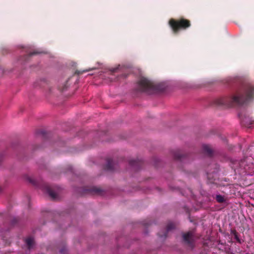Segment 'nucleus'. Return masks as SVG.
Wrapping results in <instances>:
<instances>
[{
  "label": "nucleus",
  "mask_w": 254,
  "mask_h": 254,
  "mask_svg": "<svg viewBox=\"0 0 254 254\" xmlns=\"http://www.w3.org/2000/svg\"><path fill=\"white\" fill-rule=\"evenodd\" d=\"M169 24L174 32H177L180 29H185L190 25L189 20L183 18L177 20L171 19L169 21Z\"/></svg>",
  "instance_id": "1"
},
{
  "label": "nucleus",
  "mask_w": 254,
  "mask_h": 254,
  "mask_svg": "<svg viewBox=\"0 0 254 254\" xmlns=\"http://www.w3.org/2000/svg\"><path fill=\"white\" fill-rule=\"evenodd\" d=\"M139 85L143 91H146L152 88V85L145 78H142L139 82Z\"/></svg>",
  "instance_id": "2"
},
{
  "label": "nucleus",
  "mask_w": 254,
  "mask_h": 254,
  "mask_svg": "<svg viewBox=\"0 0 254 254\" xmlns=\"http://www.w3.org/2000/svg\"><path fill=\"white\" fill-rule=\"evenodd\" d=\"M192 234L191 232L187 233L183 235L184 240L188 243L190 242V241L192 239Z\"/></svg>",
  "instance_id": "3"
},
{
  "label": "nucleus",
  "mask_w": 254,
  "mask_h": 254,
  "mask_svg": "<svg viewBox=\"0 0 254 254\" xmlns=\"http://www.w3.org/2000/svg\"><path fill=\"white\" fill-rule=\"evenodd\" d=\"M26 243L28 246L29 247V248H30L31 247H32L33 244H34V240L32 238H29L26 240Z\"/></svg>",
  "instance_id": "4"
},
{
  "label": "nucleus",
  "mask_w": 254,
  "mask_h": 254,
  "mask_svg": "<svg viewBox=\"0 0 254 254\" xmlns=\"http://www.w3.org/2000/svg\"><path fill=\"white\" fill-rule=\"evenodd\" d=\"M216 200L219 202H222L224 201L223 197L220 195H217Z\"/></svg>",
  "instance_id": "5"
},
{
  "label": "nucleus",
  "mask_w": 254,
  "mask_h": 254,
  "mask_svg": "<svg viewBox=\"0 0 254 254\" xmlns=\"http://www.w3.org/2000/svg\"><path fill=\"white\" fill-rule=\"evenodd\" d=\"M233 101L236 103L239 102V97L238 96H234L233 98Z\"/></svg>",
  "instance_id": "6"
}]
</instances>
